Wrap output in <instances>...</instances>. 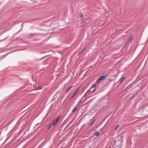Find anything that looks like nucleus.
Returning a JSON list of instances; mask_svg holds the SVG:
<instances>
[{"label":"nucleus","mask_w":148,"mask_h":148,"mask_svg":"<svg viewBox=\"0 0 148 148\" xmlns=\"http://www.w3.org/2000/svg\"><path fill=\"white\" fill-rule=\"evenodd\" d=\"M60 118V116L57 117L54 120L53 122L51 124V126H52V127H54L59 122Z\"/></svg>","instance_id":"1"},{"label":"nucleus","mask_w":148,"mask_h":148,"mask_svg":"<svg viewBox=\"0 0 148 148\" xmlns=\"http://www.w3.org/2000/svg\"><path fill=\"white\" fill-rule=\"evenodd\" d=\"M79 89L80 88H78L75 90V91L73 93V95L71 97V99L73 98L77 94Z\"/></svg>","instance_id":"2"},{"label":"nucleus","mask_w":148,"mask_h":148,"mask_svg":"<svg viewBox=\"0 0 148 148\" xmlns=\"http://www.w3.org/2000/svg\"><path fill=\"white\" fill-rule=\"evenodd\" d=\"M105 77L104 76H101L98 80L97 81V83L99 82H100V81L102 80L105 79Z\"/></svg>","instance_id":"3"},{"label":"nucleus","mask_w":148,"mask_h":148,"mask_svg":"<svg viewBox=\"0 0 148 148\" xmlns=\"http://www.w3.org/2000/svg\"><path fill=\"white\" fill-rule=\"evenodd\" d=\"M100 135L99 132V131L96 132L93 135L96 136H99Z\"/></svg>","instance_id":"4"},{"label":"nucleus","mask_w":148,"mask_h":148,"mask_svg":"<svg viewBox=\"0 0 148 148\" xmlns=\"http://www.w3.org/2000/svg\"><path fill=\"white\" fill-rule=\"evenodd\" d=\"M125 78L124 77H122L120 80V83H121L125 79Z\"/></svg>","instance_id":"5"},{"label":"nucleus","mask_w":148,"mask_h":148,"mask_svg":"<svg viewBox=\"0 0 148 148\" xmlns=\"http://www.w3.org/2000/svg\"><path fill=\"white\" fill-rule=\"evenodd\" d=\"M72 86H70V87H69L68 89H67L66 92H67L68 91H69L71 89V88H72Z\"/></svg>","instance_id":"6"},{"label":"nucleus","mask_w":148,"mask_h":148,"mask_svg":"<svg viewBox=\"0 0 148 148\" xmlns=\"http://www.w3.org/2000/svg\"><path fill=\"white\" fill-rule=\"evenodd\" d=\"M96 86V85L95 84H93V85L92 87H91V88H90V90H91L92 89V88L94 87H95V86Z\"/></svg>","instance_id":"7"},{"label":"nucleus","mask_w":148,"mask_h":148,"mask_svg":"<svg viewBox=\"0 0 148 148\" xmlns=\"http://www.w3.org/2000/svg\"><path fill=\"white\" fill-rule=\"evenodd\" d=\"M77 109V107H75L72 111L73 112H74Z\"/></svg>","instance_id":"8"},{"label":"nucleus","mask_w":148,"mask_h":148,"mask_svg":"<svg viewBox=\"0 0 148 148\" xmlns=\"http://www.w3.org/2000/svg\"><path fill=\"white\" fill-rule=\"evenodd\" d=\"M133 39V37L132 36H130V42L132 41Z\"/></svg>","instance_id":"9"},{"label":"nucleus","mask_w":148,"mask_h":148,"mask_svg":"<svg viewBox=\"0 0 148 148\" xmlns=\"http://www.w3.org/2000/svg\"><path fill=\"white\" fill-rule=\"evenodd\" d=\"M80 17L81 18H82L83 17V15L81 13H80Z\"/></svg>","instance_id":"10"},{"label":"nucleus","mask_w":148,"mask_h":148,"mask_svg":"<svg viewBox=\"0 0 148 148\" xmlns=\"http://www.w3.org/2000/svg\"><path fill=\"white\" fill-rule=\"evenodd\" d=\"M118 127H119V125H117L116 126V128H115V130H116L117 128Z\"/></svg>","instance_id":"11"},{"label":"nucleus","mask_w":148,"mask_h":148,"mask_svg":"<svg viewBox=\"0 0 148 148\" xmlns=\"http://www.w3.org/2000/svg\"><path fill=\"white\" fill-rule=\"evenodd\" d=\"M96 90V89L95 88H94L93 90H92V92H94Z\"/></svg>","instance_id":"12"},{"label":"nucleus","mask_w":148,"mask_h":148,"mask_svg":"<svg viewBox=\"0 0 148 148\" xmlns=\"http://www.w3.org/2000/svg\"><path fill=\"white\" fill-rule=\"evenodd\" d=\"M52 126H51V124L49 126V129H50L51 128V127Z\"/></svg>","instance_id":"13"},{"label":"nucleus","mask_w":148,"mask_h":148,"mask_svg":"<svg viewBox=\"0 0 148 148\" xmlns=\"http://www.w3.org/2000/svg\"><path fill=\"white\" fill-rule=\"evenodd\" d=\"M93 123V122H92V123H91L90 124V126H91L92 125V124Z\"/></svg>","instance_id":"14"}]
</instances>
